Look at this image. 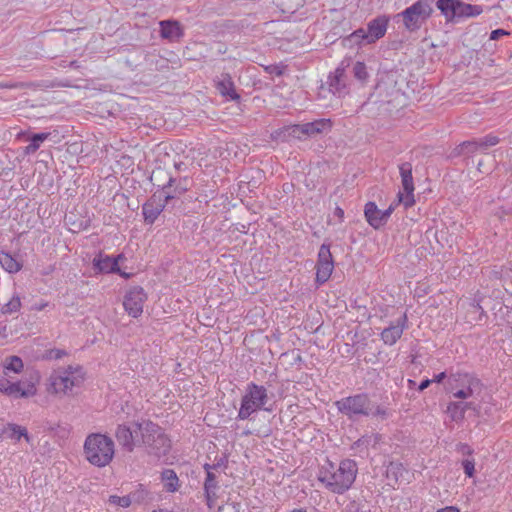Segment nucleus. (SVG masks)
<instances>
[{"label":"nucleus","instance_id":"8fccbe9b","mask_svg":"<svg viewBox=\"0 0 512 512\" xmlns=\"http://www.w3.org/2000/svg\"><path fill=\"white\" fill-rule=\"evenodd\" d=\"M456 451L458 453H461L462 455H467V456H470L474 453V450L471 448V446H469L466 443H461V442L456 445Z\"/></svg>","mask_w":512,"mask_h":512},{"label":"nucleus","instance_id":"c85d7f7f","mask_svg":"<svg viewBox=\"0 0 512 512\" xmlns=\"http://www.w3.org/2000/svg\"><path fill=\"white\" fill-rule=\"evenodd\" d=\"M161 480L167 492H176L179 489V479L173 469H164L161 472Z\"/></svg>","mask_w":512,"mask_h":512},{"label":"nucleus","instance_id":"3c124183","mask_svg":"<svg viewBox=\"0 0 512 512\" xmlns=\"http://www.w3.org/2000/svg\"><path fill=\"white\" fill-rule=\"evenodd\" d=\"M66 351L65 350H61V349H51L47 352V358L49 359H60L62 358L64 355H66Z\"/></svg>","mask_w":512,"mask_h":512},{"label":"nucleus","instance_id":"864d4df0","mask_svg":"<svg viewBox=\"0 0 512 512\" xmlns=\"http://www.w3.org/2000/svg\"><path fill=\"white\" fill-rule=\"evenodd\" d=\"M461 404H462L465 412L467 410H472L475 413V415H477V416L479 415L480 407L476 403H474V402H461Z\"/></svg>","mask_w":512,"mask_h":512},{"label":"nucleus","instance_id":"ea45409f","mask_svg":"<svg viewBox=\"0 0 512 512\" xmlns=\"http://www.w3.org/2000/svg\"><path fill=\"white\" fill-rule=\"evenodd\" d=\"M191 187V180L188 177H176L174 185V196H181L187 192Z\"/></svg>","mask_w":512,"mask_h":512},{"label":"nucleus","instance_id":"a211bd4d","mask_svg":"<svg viewBox=\"0 0 512 512\" xmlns=\"http://www.w3.org/2000/svg\"><path fill=\"white\" fill-rule=\"evenodd\" d=\"M92 267L95 274H109L120 272V266L117 265V259L99 251L92 260Z\"/></svg>","mask_w":512,"mask_h":512},{"label":"nucleus","instance_id":"4468645a","mask_svg":"<svg viewBox=\"0 0 512 512\" xmlns=\"http://www.w3.org/2000/svg\"><path fill=\"white\" fill-rule=\"evenodd\" d=\"M115 437L122 448L127 452H132L136 446H140V434L136 426L135 429L132 430L125 424L118 425Z\"/></svg>","mask_w":512,"mask_h":512},{"label":"nucleus","instance_id":"5fc2aeb1","mask_svg":"<svg viewBox=\"0 0 512 512\" xmlns=\"http://www.w3.org/2000/svg\"><path fill=\"white\" fill-rule=\"evenodd\" d=\"M509 32L504 29H495L490 33L491 40H498L500 37L504 35H508Z\"/></svg>","mask_w":512,"mask_h":512},{"label":"nucleus","instance_id":"bb28decb","mask_svg":"<svg viewBox=\"0 0 512 512\" xmlns=\"http://www.w3.org/2000/svg\"><path fill=\"white\" fill-rule=\"evenodd\" d=\"M386 467L385 477L389 480V484L394 486L398 483L399 479L403 476L405 468L401 462L389 461L388 464H384Z\"/></svg>","mask_w":512,"mask_h":512},{"label":"nucleus","instance_id":"dca6fc26","mask_svg":"<svg viewBox=\"0 0 512 512\" xmlns=\"http://www.w3.org/2000/svg\"><path fill=\"white\" fill-rule=\"evenodd\" d=\"M389 22L390 16L382 14L371 19L367 23V28L365 29L367 34L366 38L369 39L371 44H375L378 40L385 36Z\"/></svg>","mask_w":512,"mask_h":512},{"label":"nucleus","instance_id":"0eeeda50","mask_svg":"<svg viewBox=\"0 0 512 512\" xmlns=\"http://www.w3.org/2000/svg\"><path fill=\"white\" fill-rule=\"evenodd\" d=\"M350 62L351 58L341 61L339 66L333 72H330L327 78L329 91L339 98L345 97L350 92L346 75V68L349 67Z\"/></svg>","mask_w":512,"mask_h":512},{"label":"nucleus","instance_id":"423d86ee","mask_svg":"<svg viewBox=\"0 0 512 512\" xmlns=\"http://www.w3.org/2000/svg\"><path fill=\"white\" fill-rule=\"evenodd\" d=\"M433 12L431 0H417L397 16L402 17L403 25L407 31L416 32L432 16Z\"/></svg>","mask_w":512,"mask_h":512},{"label":"nucleus","instance_id":"774afa93","mask_svg":"<svg viewBox=\"0 0 512 512\" xmlns=\"http://www.w3.org/2000/svg\"><path fill=\"white\" fill-rule=\"evenodd\" d=\"M70 68L78 69L80 67L79 63L76 60H73L69 63Z\"/></svg>","mask_w":512,"mask_h":512},{"label":"nucleus","instance_id":"a19ab883","mask_svg":"<svg viewBox=\"0 0 512 512\" xmlns=\"http://www.w3.org/2000/svg\"><path fill=\"white\" fill-rule=\"evenodd\" d=\"M21 308V300L18 295H14L8 303L2 306V314H12L18 312Z\"/></svg>","mask_w":512,"mask_h":512},{"label":"nucleus","instance_id":"4d7b16f0","mask_svg":"<svg viewBox=\"0 0 512 512\" xmlns=\"http://www.w3.org/2000/svg\"><path fill=\"white\" fill-rule=\"evenodd\" d=\"M431 383H432L431 379L422 380L418 386V391H420V392L424 391L426 388H428L430 386Z\"/></svg>","mask_w":512,"mask_h":512},{"label":"nucleus","instance_id":"ddd939ff","mask_svg":"<svg viewBox=\"0 0 512 512\" xmlns=\"http://www.w3.org/2000/svg\"><path fill=\"white\" fill-rule=\"evenodd\" d=\"M166 203L162 201V195L155 192L143 205L142 214L145 224L152 225L164 211Z\"/></svg>","mask_w":512,"mask_h":512},{"label":"nucleus","instance_id":"bf43d9fd","mask_svg":"<svg viewBox=\"0 0 512 512\" xmlns=\"http://www.w3.org/2000/svg\"><path fill=\"white\" fill-rule=\"evenodd\" d=\"M447 377L446 372H441L435 376L432 382L441 383Z\"/></svg>","mask_w":512,"mask_h":512},{"label":"nucleus","instance_id":"e2e57ef3","mask_svg":"<svg viewBox=\"0 0 512 512\" xmlns=\"http://www.w3.org/2000/svg\"><path fill=\"white\" fill-rule=\"evenodd\" d=\"M334 214L341 220L344 218V210L338 206L335 208Z\"/></svg>","mask_w":512,"mask_h":512},{"label":"nucleus","instance_id":"79ce46f5","mask_svg":"<svg viewBox=\"0 0 512 512\" xmlns=\"http://www.w3.org/2000/svg\"><path fill=\"white\" fill-rule=\"evenodd\" d=\"M149 492L140 484L138 488L129 493L131 503L141 504L148 498Z\"/></svg>","mask_w":512,"mask_h":512},{"label":"nucleus","instance_id":"2f4dec72","mask_svg":"<svg viewBox=\"0 0 512 512\" xmlns=\"http://www.w3.org/2000/svg\"><path fill=\"white\" fill-rule=\"evenodd\" d=\"M0 265L9 273H16L22 268V264L18 262L11 254L0 252Z\"/></svg>","mask_w":512,"mask_h":512},{"label":"nucleus","instance_id":"7c9ffc66","mask_svg":"<svg viewBox=\"0 0 512 512\" xmlns=\"http://www.w3.org/2000/svg\"><path fill=\"white\" fill-rule=\"evenodd\" d=\"M176 183V177L169 175L166 183L158 184V187H161V191H157L158 194L162 195V201L168 205L170 201L178 198L179 196H174V185Z\"/></svg>","mask_w":512,"mask_h":512},{"label":"nucleus","instance_id":"f8f14e48","mask_svg":"<svg viewBox=\"0 0 512 512\" xmlns=\"http://www.w3.org/2000/svg\"><path fill=\"white\" fill-rule=\"evenodd\" d=\"M39 374L35 373L30 377L28 381H17V382H9L6 388L7 396H12L14 398H29L37 393L36 383L39 381Z\"/></svg>","mask_w":512,"mask_h":512},{"label":"nucleus","instance_id":"680f3d73","mask_svg":"<svg viewBox=\"0 0 512 512\" xmlns=\"http://www.w3.org/2000/svg\"><path fill=\"white\" fill-rule=\"evenodd\" d=\"M7 384H8V380L0 379V392H2L3 394H6Z\"/></svg>","mask_w":512,"mask_h":512},{"label":"nucleus","instance_id":"473e14b6","mask_svg":"<svg viewBox=\"0 0 512 512\" xmlns=\"http://www.w3.org/2000/svg\"><path fill=\"white\" fill-rule=\"evenodd\" d=\"M465 378V382L467 383V387L465 389H460L453 394V397L458 399H466L473 394L474 387L480 384V381L468 374L463 375Z\"/></svg>","mask_w":512,"mask_h":512},{"label":"nucleus","instance_id":"603ef678","mask_svg":"<svg viewBox=\"0 0 512 512\" xmlns=\"http://www.w3.org/2000/svg\"><path fill=\"white\" fill-rule=\"evenodd\" d=\"M460 156H465V153H464V147H463V143H460L459 145H457L449 154V158L450 159H453V158H457V157H460Z\"/></svg>","mask_w":512,"mask_h":512},{"label":"nucleus","instance_id":"1a4fd4ad","mask_svg":"<svg viewBox=\"0 0 512 512\" xmlns=\"http://www.w3.org/2000/svg\"><path fill=\"white\" fill-rule=\"evenodd\" d=\"M331 244L324 242L318 251L316 262V278L317 285L326 283L334 270V259L330 251Z\"/></svg>","mask_w":512,"mask_h":512},{"label":"nucleus","instance_id":"6e6d98bb","mask_svg":"<svg viewBox=\"0 0 512 512\" xmlns=\"http://www.w3.org/2000/svg\"><path fill=\"white\" fill-rule=\"evenodd\" d=\"M23 83L18 82H0V88H6V89H16L23 87Z\"/></svg>","mask_w":512,"mask_h":512},{"label":"nucleus","instance_id":"9b49d317","mask_svg":"<svg viewBox=\"0 0 512 512\" xmlns=\"http://www.w3.org/2000/svg\"><path fill=\"white\" fill-rule=\"evenodd\" d=\"M146 300L147 294L144 289L141 286H133L124 296L123 306L130 316L137 318L142 314Z\"/></svg>","mask_w":512,"mask_h":512},{"label":"nucleus","instance_id":"69168bd1","mask_svg":"<svg viewBox=\"0 0 512 512\" xmlns=\"http://www.w3.org/2000/svg\"><path fill=\"white\" fill-rule=\"evenodd\" d=\"M114 274H118L121 277H123L124 279H129L132 276L131 273L124 272L121 269H120V272H114Z\"/></svg>","mask_w":512,"mask_h":512},{"label":"nucleus","instance_id":"2eb2a0df","mask_svg":"<svg viewBox=\"0 0 512 512\" xmlns=\"http://www.w3.org/2000/svg\"><path fill=\"white\" fill-rule=\"evenodd\" d=\"M408 317L404 313L395 322H391L388 327L384 328L380 334L384 344L392 346L402 336L404 330L407 328Z\"/></svg>","mask_w":512,"mask_h":512},{"label":"nucleus","instance_id":"aec40b11","mask_svg":"<svg viewBox=\"0 0 512 512\" xmlns=\"http://www.w3.org/2000/svg\"><path fill=\"white\" fill-rule=\"evenodd\" d=\"M332 121L326 118L316 119L312 122L301 124L303 139L313 138L319 134L327 133L332 129Z\"/></svg>","mask_w":512,"mask_h":512},{"label":"nucleus","instance_id":"49530a36","mask_svg":"<svg viewBox=\"0 0 512 512\" xmlns=\"http://www.w3.org/2000/svg\"><path fill=\"white\" fill-rule=\"evenodd\" d=\"M286 69V66L284 65H277V64H273V65H269V66H266L265 67V71L271 75H275V76H282L284 74V70Z\"/></svg>","mask_w":512,"mask_h":512},{"label":"nucleus","instance_id":"c9c22d12","mask_svg":"<svg viewBox=\"0 0 512 512\" xmlns=\"http://www.w3.org/2000/svg\"><path fill=\"white\" fill-rule=\"evenodd\" d=\"M461 7V20L477 17L483 12V7L481 5L469 4L462 1Z\"/></svg>","mask_w":512,"mask_h":512},{"label":"nucleus","instance_id":"338daca9","mask_svg":"<svg viewBox=\"0 0 512 512\" xmlns=\"http://www.w3.org/2000/svg\"><path fill=\"white\" fill-rule=\"evenodd\" d=\"M163 173H164V171L161 170V169H158V170L154 171L152 176H151V180L153 179V177L159 178V176L162 175Z\"/></svg>","mask_w":512,"mask_h":512},{"label":"nucleus","instance_id":"4c0bfd02","mask_svg":"<svg viewBox=\"0 0 512 512\" xmlns=\"http://www.w3.org/2000/svg\"><path fill=\"white\" fill-rule=\"evenodd\" d=\"M477 145L480 152L486 151L488 148L497 145L500 142L498 136L487 134L484 137L476 138Z\"/></svg>","mask_w":512,"mask_h":512},{"label":"nucleus","instance_id":"052dcab7","mask_svg":"<svg viewBox=\"0 0 512 512\" xmlns=\"http://www.w3.org/2000/svg\"><path fill=\"white\" fill-rule=\"evenodd\" d=\"M437 512H460V510L454 506H447L439 509Z\"/></svg>","mask_w":512,"mask_h":512},{"label":"nucleus","instance_id":"393cba45","mask_svg":"<svg viewBox=\"0 0 512 512\" xmlns=\"http://www.w3.org/2000/svg\"><path fill=\"white\" fill-rule=\"evenodd\" d=\"M381 436L379 434L363 435L351 445V450L356 454L363 456L368 454L369 446H375L379 443Z\"/></svg>","mask_w":512,"mask_h":512},{"label":"nucleus","instance_id":"a18cd8bd","mask_svg":"<svg viewBox=\"0 0 512 512\" xmlns=\"http://www.w3.org/2000/svg\"><path fill=\"white\" fill-rule=\"evenodd\" d=\"M462 467L467 477L471 478L475 474V462L473 459H464L462 461Z\"/></svg>","mask_w":512,"mask_h":512},{"label":"nucleus","instance_id":"39448f33","mask_svg":"<svg viewBox=\"0 0 512 512\" xmlns=\"http://www.w3.org/2000/svg\"><path fill=\"white\" fill-rule=\"evenodd\" d=\"M371 397L368 393L362 392L335 401L337 411L352 422L362 418H368Z\"/></svg>","mask_w":512,"mask_h":512},{"label":"nucleus","instance_id":"6ab92c4d","mask_svg":"<svg viewBox=\"0 0 512 512\" xmlns=\"http://www.w3.org/2000/svg\"><path fill=\"white\" fill-rule=\"evenodd\" d=\"M160 37L169 42H178L184 36V29L178 20L168 19L159 22Z\"/></svg>","mask_w":512,"mask_h":512},{"label":"nucleus","instance_id":"de8ad7c7","mask_svg":"<svg viewBox=\"0 0 512 512\" xmlns=\"http://www.w3.org/2000/svg\"><path fill=\"white\" fill-rule=\"evenodd\" d=\"M398 201L396 203H392L390 204V206L385 209V210H381V222H382V227L384 225H386V223L388 222L391 214L393 213V211L395 210V207L398 205Z\"/></svg>","mask_w":512,"mask_h":512},{"label":"nucleus","instance_id":"37998d69","mask_svg":"<svg viewBox=\"0 0 512 512\" xmlns=\"http://www.w3.org/2000/svg\"><path fill=\"white\" fill-rule=\"evenodd\" d=\"M109 502L111 504L118 505L123 508H127L132 504L129 494L126 496H122V497L117 496V495H111L109 497Z\"/></svg>","mask_w":512,"mask_h":512},{"label":"nucleus","instance_id":"0e129e2a","mask_svg":"<svg viewBox=\"0 0 512 512\" xmlns=\"http://www.w3.org/2000/svg\"><path fill=\"white\" fill-rule=\"evenodd\" d=\"M205 472H206V475L209 473V472H213V470H215V466H212V464H204L203 466Z\"/></svg>","mask_w":512,"mask_h":512},{"label":"nucleus","instance_id":"4be33fe9","mask_svg":"<svg viewBox=\"0 0 512 512\" xmlns=\"http://www.w3.org/2000/svg\"><path fill=\"white\" fill-rule=\"evenodd\" d=\"M218 92L232 101H239L240 95L236 92L234 82L229 73H222L220 79L216 82Z\"/></svg>","mask_w":512,"mask_h":512},{"label":"nucleus","instance_id":"f257e3e1","mask_svg":"<svg viewBox=\"0 0 512 512\" xmlns=\"http://www.w3.org/2000/svg\"><path fill=\"white\" fill-rule=\"evenodd\" d=\"M358 473L356 461L342 460L338 466L327 459L320 467L318 480L334 494H343L350 489Z\"/></svg>","mask_w":512,"mask_h":512},{"label":"nucleus","instance_id":"c03bdc74","mask_svg":"<svg viewBox=\"0 0 512 512\" xmlns=\"http://www.w3.org/2000/svg\"><path fill=\"white\" fill-rule=\"evenodd\" d=\"M465 157H470L479 151L476 138L462 142Z\"/></svg>","mask_w":512,"mask_h":512},{"label":"nucleus","instance_id":"9d476101","mask_svg":"<svg viewBox=\"0 0 512 512\" xmlns=\"http://www.w3.org/2000/svg\"><path fill=\"white\" fill-rule=\"evenodd\" d=\"M81 368H73L68 366L62 374L51 377V386L56 393L63 392L67 394L72 391V388L79 386L83 381V378L79 375H75L76 372H80Z\"/></svg>","mask_w":512,"mask_h":512},{"label":"nucleus","instance_id":"13d9d810","mask_svg":"<svg viewBox=\"0 0 512 512\" xmlns=\"http://www.w3.org/2000/svg\"><path fill=\"white\" fill-rule=\"evenodd\" d=\"M227 464V459L225 457H221L217 460L216 463L212 464V466H215V470L219 467H225Z\"/></svg>","mask_w":512,"mask_h":512},{"label":"nucleus","instance_id":"f03ea898","mask_svg":"<svg viewBox=\"0 0 512 512\" xmlns=\"http://www.w3.org/2000/svg\"><path fill=\"white\" fill-rule=\"evenodd\" d=\"M140 434V446H144L149 455L161 458L166 456L171 449V440L164 429L151 420L135 422Z\"/></svg>","mask_w":512,"mask_h":512},{"label":"nucleus","instance_id":"5701e85b","mask_svg":"<svg viewBox=\"0 0 512 512\" xmlns=\"http://www.w3.org/2000/svg\"><path fill=\"white\" fill-rule=\"evenodd\" d=\"M218 488L219 486L216 475L213 472H209L204 481V496L209 508H212L215 504L217 499L216 491Z\"/></svg>","mask_w":512,"mask_h":512},{"label":"nucleus","instance_id":"7ed1b4c3","mask_svg":"<svg viewBox=\"0 0 512 512\" xmlns=\"http://www.w3.org/2000/svg\"><path fill=\"white\" fill-rule=\"evenodd\" d=\"M85 458L96 467H105L114 457V442L101 433L89 434L83 446Z\"/></svg>","mask_w":512,"mask_h":512},{"label":"nucleus","instance_id":"6e6552de","mask_svg":"<svg viewBox=\"0 0 512 512\" xmlns=\"http://www.w3.org/2000/svg\"><path fill=\"white\" fill-rule=\"evenodd\" d=\"M399 173L403 192L399 191L397 193L398 203H402L404 208L408 209L415 204L412 164L410 162L401 163L399 165Z\"/></svg>","mask_w":512,"mask_h":512},{"label":"nucleus","instance_id":"09e8293b","mask_svg":"<svg viewBox=\"0 0 512 512\" xmlns=\"http://www.w3.org/2000/svg\"><path fill=\"white\" fill-rule=\"evenodd\" d=\"M345 512H364V505L352 500L346 505Z\"/></svg>","mask_w":512,"mask_h":512},{"label":"nucleus","instance_id":"c756f323","mask_svg":"<svg viewBox=\"0 0 512 512\" xmlns=\"http://www.w3.org/2000/svg\"><path fill=\"white\" fill-rule=\"evenodd\" d=\"M49 132H40L33 133L28 136L29 144L25 147L24 153L26 155L34 154L39 148L40 145L49 138Z\"/></svg>","mask_w":512,"mask_h":512},{"label":"nucleus","instance_id":"e433bc0d","mask_svg":"<svg viewBox=\"0 0 512 512\" xmlns=\"http://www.w3.org/2000/svg\"><path fill=\"white\" fill-rule=\"evenodd\" d=\"M4 368L8 371L18 374L22 372L24 368L23 360L16 355L9 356L5 359Z\"/></svg>","mask_w":512,"mask_h":512},{"label":"nucleus","instance_id":"72a5a7b5","mask_svg":"<svg viewBox=\"0 0 512 512\" xmlns=\"http://www.w3.org/2000/svg\"><path fill=\"white\" fill-rule=\"evenodd\" d=\"M446 412L450 419L456 423L463 422L466 413L461 402H450L447 406Z\"/></svg>","mask_w":512,"mask_h":512},{"label":"nucleus","instance_id":"a878e982","mask_svg":"<svg viewBox=\"0 0 512 512\" xmlns=\"http://www.w3.org/2000/svg\"><path fill=\"white\" fill-rule=\"evenodd\" d=\"M364 216L369 225L374 229H380L382 227L381 210L375 202L369 201L365 204Z\"/></svg>","mask_w":512,"mask_h":512},{"label":"nucleus","instance_id":"f3484780","mask_svg":"<svg viewBox=\"0 0 512 512\" xmlns=\"http://www.w3.org/2000/svg\"><path fill=\"white\" fill-rule=\"evenodd\" d=\"M435 5L446 23H456L461 20L462 0H437Z\"/></svg>","mask_w":512,"mask_h":512},{"label":"nucleus","instance_id":"58836bf2","mask_svg":"<svg viewBox=\"0 0 512 512\" xmlns=\"http://www.w3.org/2000/svg\"><path fill=\"white\" fill-rule=\"evenodd\" d=\"M368 410H369L368 418L369 417H379L382 420H385L389 416V413L384 406L375 404L372 400L370 401Z\"/></svg>","mask_w":512,"mask_h":512},{"label":"nucleus","instance_id":"412c9836","mask_svg":"<svg viewBox=\"0 0 512 512\" xmlns=\"http://www.w3.org/2000/svg\"><path fill=\"white\" fill-rule=\"evenodd\" d=\"M301 124H291L274 130L271 139L274 141L288 142L291 139L303 140Z\"/></svg>","mask_w":512,"mask_h":512},{"label":"nucleus","instance_id":"20e7f679","mask_svg":"<svg viewBox=\"0 0 512 512\" xmlns=\"http://www.w3.org/2000/svg\"><path fill=\"white\" fill-rule=\"evenodd\" d=\"M268 402L269 396L265 386L258 385L254 382L248 383L245 393L241 398L237 419L247 420L253 413L260 410L272 412L273 407H267Z\"/></svg>","mask_w":512,"mask_h":512},{"label":"nucleus","instance_id":"cd10ccee","mask_svg":"<svg viewBox=\"0 0 512 512\" xmlns=\"http://www.w3.org/2000/svg\"><path fill=\"white\" fill-rule=\"evenodd\" d=\"M2 433H8L7 437L16 441H20L23 437L27 443H30L32 439L25 427L15 423H8Z\"/></svg>","mask_w":512,"mask_h":512},{"label":"nucleus","instance_id":"f704fd0d","mask_svg":"<svg viewBox=\"0 0 512 512\" xmlns=\"http://www.w3.org/2000/svg\"><path fill=\"white\" fill-rule=\"evenodd\" d=\"M352 73L354 78L362 84H365L370 76L366 64L362 61H356L353 64Z\"/></svg>","mask_w":512,"mask_h":512},{"label":"nucleus","instance_id":"b1692460","mask_svg":"<svg viewBox=\"0 0 512 512\" xmlns=\"http://www.w3.org/2000/svg\"><path fill=\"white\" fill-rule=\"evenodd\" d=\"M367 34L364 28H358L348 36L342 39V45L347 48L363 47L365 45H371L369 39L366 38Z\"/></svg>","mask_w":512,"mask_h":512}]
</instances>
